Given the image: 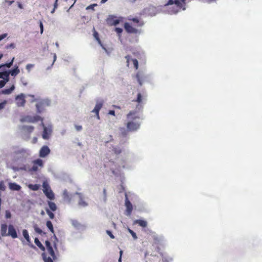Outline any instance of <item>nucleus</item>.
Masks as SVG:
<instances>
[{
    "label": "nucleus",
    "mask_w": 262,
    "mask_h": 262,
    "mask_svg": "<svg viewBox=\"0 0 262 262\" xmlns=\"http://www.w3.org/2000/svg\"><path fill=\"white\" fill-rule=\"evenodd\" d=\"M125 59H126V66L127 67H129V61L130 59V56L129 55H127L125 57Z\"/></svg>",
    "instance_id": "a18cd8bd"
},
{
    "label": "nucleus",
    "mask_w": 262,
    "mask_h": 262,
    "mask_svg": "<svg viewBox=\"0 0 262 262\" xmlns=\"http://www.w3.org/2000/svg\"><path fill=\"white\" fill-rule=\"evenodd\" d=\"M126 128L129 132H135L137 130L140 126V124L138 122L129 121L126 124Z\"/></svg>",
    "instance_id": "20e7f679"
},
{
    "label": "nucleus",
    "mask_w": 262,
    "mask_h": 262,
    "mask_svg": "<svg viewBox=\"0 0 262 262\" xmlns=\"http://www.w3.org/2000/svg\"><path fill=\"white\" fill-rule=\"evenodd\" d=\"M46 212L51 219H53L55 217L54 214L50 211V209H47Z\"/></svg>",
    "instance_id": "f704fd0d"
},
{
    "label": "nucleus",
    "mask_w": 262,
    "mask_h": 262,
    "mask_svg": "<svg viewBox=\"0 0 262 262\" xmlns=\"http://www.w3.org/2000/svg\"><path fill=\"white\" fill-rule=\"evenodd\" d=\"M171 6L168 9V13L170 14H176L180 11L181 9L185 10L186 7L179 0H168L165 4V6Z\"/></svg>",
    "instance_id": "f257e3e1"
},
{
    "label": "nucleus",
    "mask_w": 262,
    "mask_h": 262,
    "mask_svg": "<svg viewBox=\"0 0 262 262\" xmlns=\"http://www.w3.org/2000/svg\"><path fill=\"white\" fill-rule=\"evenodd\" d=\"M135 102H137L138 103H140L142 101V96L141 93H138L137 95V98L135 100H134Z\"/></svg>",
    "instance_id": "2f4dec72"
},
{
    "label": "nucleus",
    "mask_w": 262,
    "mask_h": 262,
    "mask_svg": "<svg viewBox=\"0 0 262 262\" xmlns=\"http://www.w3.org/2000/svg\"><path fill=\"white\" fill-rule=\"evenodd\" d=\"M153 238H154L155 244H158L160 243V240L158 236L154 235Z\"/></svg>",
    "instance_id": "79ce46f5"
},
{
    "label": "nucleus",
    "mask_w": 262,
    "mask_h": 262,
    "mask_svg": "<svg viewBox=\"0 0 262 262\" xmlns=\"http://www.w3.org/2000/svg\"><path fill=\"white\" fill-rule=\"evenodd\" d=\"M9 48H15V45L14 43H11L9 45H8L7 46H6V48L7 49H8Z\"/></svg>",
    "instance_id": "864d4df0"
},
{
    "label": "nucleus",
    "mask_w": 262,
    "mask_h": 262,
    "mask_svg": "<svg viewBox=\"0 0 262 262\" xmlns=\"http://www.w3.org/2000/svg\"><path fill=\"white\" fill-rule=\"evenodd\" d=\"M14 60V57H13V58L12 59L11 61L9 62V63H6L5 64H2L3 67H6L7 68H10L13 64Z\"/></svg>",
    "instance_id": "72a5a7b5"
},
{
    "label": "nucleus",
    "mask_w": 262,
    "mask_h": 262,
    "mask_svg": "<svg viewBox=\"0 0 262 262\" xmlns=\"http://www.w3.org/2000/svg\"><path fill=\"white\" fill-rule=\"evenodd\" d=\"M45 244L47 251L51 257H47L46 254L43 253L42 254L43 259L45 262H53V259H55L56 258V256L51 244L49 241H46Z\"/></svg>",
    "instance_id": "f03ea898"
},
{
    "label": "nucleus",
    "mask_w": 262,
    "mask_h": 262,
    "mask_svg": "<svg viewBox=\"0 0 262 262\" xmlns=\"http://www.w3.org/2000/svg\"><path fill=\"white\" fill-rule=\"evenodd\" d=\"M33 165L30 168L29 171H36L38 170V166L42 167L43 166V161L42 160L40 159H37L33 161Z\"/></svg>",
    "instance_id": "39448f33"
},
{
    "label": "nucleus",
    "mask_w": 262,
    "mask_h": 262,
    "mask_svg": "<svg viewBox=\"0 0 262 262\" xmlns=\"http://www.w3.org/2000/svg\"><path fill=\"white\" fill-rule=\"evenodd\" d=\"M107 0H101V4H103V3H105Z\"/></svg>",
    "instance_id": "0e129e2a"
},
{
    "label": "nucleus",
    "mask_w": 262,
    "mask_h": 262,
    "mask_svg": "<svg viewBox=\"0 0 262 262\" xmlns=\"http://www.w3.org/2000/svg\"><path fill=\"white\" fill-rule=\"evenodd\" d=\"M7 236H10L12 237L13 238H16L17 237V232L13 225H9Z\"/></svg>",
    "instance_id": "9d476101"
},
{
    "label": "nucleus",
    "mask_w": 262,
    "mask_h": 262,
    "mask_svg": "<svg viewBox=\"0 0 262 262\" xmlns=\"http://www.w3.org/2000/svg\"><path fill=\"white\" fill-rule=\"evenodd\" d=\"M48 204L49 206L50 209L52 211H55L57 209V206L55 203L49 201Z\"/></svg>",
    "instance_id": "5701e85b"
},
{
    "label": "nucleus",
    "mask_w": 262,
    "mask_h": 262,
    "mask_svg": "<svg viewBox=\"0 0 262 262\" xmlns=\"http://www.w3.org/2000/svg\"><path fill=\"white\" fill-rule=\"evenodd\" d=\"M80 196V200L78 202V204L80 206L85 207L88 205V204L83 200L82 196L80 193H78Z\"/></svg>",
    "instance_id": "c756f323"
},
{
    "label": "nucleus",
    "mask_w": 262,
    "mask_h": 262,
    "mask_svg": "<svg viewBox=\"0 0 262 262\" xmlns=\"http://www.w3.org/2000/svg\"><path fill=\"white\" fill-rule=\"evenodd\" d=\"M34 227L35 231L37 233H38L39 234H41L42 233V230L39 228H38L37 225L34 226Z\"/></svg>",
    "instance_id": "c03bdc74"
},
{
    "label": "nucleus",
    "mask_w": 262,
    "mask_h": 262,
    "mask_svg": "<svg viewBox=\"0 0 262 262\" xmlns=\"http://www.w3.org/2000/svg\"><path fill=\"white\" fill-rule=\"evenodd\" d=\"M106 233L110 236V237L112 238V239H114L115 238V236H114V235L112 234V232L110 230H106Z\"/></svg>",
    "instance_id": "8fccbe9b"
},
{
    "label": "nucleus",
    "mask_w": 262,
    "mask_h": 262,
    "mask_svg": "<svg viewBox=\"0 0 262 262\" xmlns=\"http://www.w3.org/2000/svg\"><path fill=\"white\" fill-rule=\"evenodd\" d=\"M7 229H8V227L6 224H4L1 225V233L2 236H7Z\"/></svg>",
    "instance_id": "6ab92c4d"
},
{
    "label": "nucleus",
    "mask_w": 262,
    "mask_h": 262,
    "mask_svg": "<svg viewBox=\"0 0 262 262\" xmlns=\"http://www.w3.org/2000/svg\"><path fill=\"white\" fill-rule=\"evenodd\" d=\"M75 128L76 129V130L77 131H80L82 129V126H81V125H76Z\"/></svg>",
    "instance_id": "5fc2aeb1"
},
{
    "label": "nucleus",
    "mask_w": 262,
    "mask_h": 262,
    "mask_svg": "<svg viewBox=\"0 0 262 262\" xmlns=\"http://www.w3.org/2000/svg\"><path fill=\"white\" fill-rule=\"evenodd\" d=\"M113 106L114 108H117V109H119V110L121 109V107L119 106L114 105Z\"/></svg>",
    "instance_id": "680f3d73"
},
{
    "label": "nucleus",
    "mask_w": 262,
    "mask_h": 262,
    "mask_svg": "<svg viewBox=\"0 0 262 262\" xmlns=\"http://www.w3.org/2000/svg\"><path fill=\"white\" fill-rule=\"evenodd\" d=\"M7 36V33H4V34L0 35V41H1L2 39H3L5 37H6Z\"/></svg>",
    "instance_id": "603ef678"
},
{
    "label": "nucleus",
    "mask_w": 262,
    "mask_h": 262,
    "mask_svg": "<svg viewBox=\"0 0 262 262\" xmlns=\"http://www.w3.org/2000/svg\"><path fill=\"white\" fill-rule=\"evenodd\" d=\"M113 151L116 155H119L122 151L121 148L117 146H114L113 147Z\"/></svg>",
    "instance_id": "7c9ffc66"
},
{
    "label": "nucleus",
    "mask_w": 262,
    "mask_h": 262,
    "mask_svg": "<svg viewBox=\"0 0 262 262\" xmlns=\"http://www.w3.org/2000/svg\"><path fill=\"white\" fill-rule=\"evenodd\" d=\"M9 75L10 73L9 71L1 72H0V78L3 79V80L6 81H9Z\"/></svg>",
    "instance_id": "aec40b11"
},
{
    "label": "nucleus",
    "mask_w": 262,
    "mask_h": 262,
    "mask_svg": "<svg viewBox=\"0 0 262 262\" xmlns=\"http://www.w3.org/2000/svg\"><path fill=\"white\" fill-rule=\"evenodd\" d=\"M7 103V101L6 100L4 101L3 102L0 103V110L3 109L6 104Z\"/></svg>",
    "instance_id": "de8ad7c7"
},
{
    "label": "nucleus",
    "mask_w": 262,
    "mask_h": 262,
    "mask_svg": "<svg viewBox=\"0 0 262 262\" xmlns=\"http://www.w3.org/2000/svg\"><path fill=\"white\" fill-rule=\"evenodd\" d=\"M137 0H130L131 3H135Z\"/></svg>",
    "instance_id": "774afa93"
},
{
    "label": "nucleus",
    "mask_w": 262,
    "mask_h": 262,
    "mask_svg": "<svg viewBox=\"0 0 262 262\" xmlns=\"http://www.w3.org/2000/svg\"><path fill=\"white\" fill-rule=\"evenodd\" d=\"M26 129L29 133H31L34 130V127L33 126H27L25 127Z\"/></svg>",
    "instance_id": "58836bf2"
},
{
    "label": "nucleus",
    "mask_w": 262,
    "mask_h": 262,
    "mask_svg": "<svg viewBox=\"0 0 262 262\" xmlns=\"http://www.w3.org/2000/svg\"><path fill=\"white\" fill-rule=\"evenodd\" d=\"M49 103L48 101L46 100H41L38 102L36 104V107L37 109V112L38 113H41L45 109V107L46 105H49Z\"/></svg>",
    "instance_id": "0eeeda50"
},
{
    "label": "nucleus",
    "mask_w": 262,
    "mask_h": 262,
    "mask_svg": "<svg viewBox=\"0 0 262 262\" xmlns=\"http://www.w3.org/2000/svg\"><path fill=\"white\" fill-rule=\"evenodd\" d=\"M134 67L136 70L138 69V61L136 59H132Z\"/></svg>",
    "instance_id": "e433bc0d"
},
{
    "label": "nucleus",
    "mask_w": 262,
    "mask_h": 262,
    "mask_svg": "<svg viewBox=\"0 0 262 262\" xmlns=\"http://www.w3.org/2000/svg\"><path fill=\"white\" fill-rule=\"evenodd\" d=\"M11 217V213L9 211L6 212V217L7 219H10Z\"/></svg>",
    "instance_id": "3c124183"
},
{
    "label": "nucleus",
    "mask_w": 262,
    "mask_h": 262,
    "mask_svg": "<svg viewBox=\"0 0 262 262\" xmlns=\"http://www.w3.org/2000/svg\"><path fill=\"white\" fill-rule=\"evenodd\" d=\"M115 31L120 36L121 33L122 32L123 30L122 28H116Z\"/></svg>",
    "instance_id": "37998d69"
},
{
    "label": "nucleus",
    "mask_w": 262,
    "mask_h": 262,
    "mask_svg": "<svg viewBox=\"0 0 262 262\" xmlns=\"http://www.w3.org/2000/svg\"><path fill=\"white\" fill-rule=\"evenodd\" d=\"M120 135L122 137H126L128 135V132H129V130H128L127 128L125 129L124 127H121L120 128Z\"/></svg>",
    "instance_id": "cd10ccee"
},
{
    "label": "nucleus",
    "mask_w": 262,
    "mask_h": 262,
    "mask_svg": "<svg viewBox=\"0 0 262 262\" xmlns=\"http://www.w3.org/2000/svg\"><path fill=\"white\" fill-rule=\"evenodd\" d=\"M34 242L35 244L42 250L45 251V247L42 245V244L40 243L39 240L37 238H35L34 239Z\"/></svg>",
    "instance_id": "393cba45"
},
{
    "label": "nucleus",
    "mask_w": 262,
    "mask_h": 262,
    "mask_svg": "<svg viewBox=\"0 0 262 262\" xmlns=\"http://www.w3.org/2000/svg\"><path fill=\"white\" fill-rule=\"evenodd\" d=\"M28 187L32 190L37 191L39 188V185L30 184L28 185Z\"/></svg>",
    "instance_id": "bb28decb"
},
{
    "label": "nucleus",
    "mask_w": 262,
    "mask_h": 262,
    "mask_svg": "<svg viewBox=\"0 0 262 262\" xmlns=\"http://www.w3.org/2000/svg\"><path fill=\"white\" fill-rule=\"evenodd\" d=\"M9 187L11 190L19 191L21 189V186L15 183H9Z\"/></svg>",
    "instance_id": "a211bd4d"
},
{
    "label": "nucleus",
    "mask_w": 262,
    "mask_h": 262,
    "mask_svg": "<svg viewBox=\"0 0 262 262\" xmlns=\"http://www.w3.org/2000/svg\"><path fill=\"white\" fill-rule=\"evenodd\" d=\"M6 2L9 5H11L13 2V1H6Z\"/></svg>",
    "instance_id": "bf43d9fd"
},
{
    "label": "nucleus",
    "mask_w": 262,
    "mask_h": 262,
    "mask_svg": "<svg viewBox=\"0 0 262 262\" xmlns=\"http://www.w3.org/2000/svg\"><path fill=\"white\" fill-rule=\"evenodd\" d=\"M107 23L111 26H116L119 23V20L116 19L115 17L110 16L106 20Z\"/></svg>",
    "instance_id": "ddd939ff"
},
{
    "label": "nucleus",
    "mask_w": 262,
    "mask_h": 262,
    "mask_svg": "<svg viewBox=\"0 0 262 262\" xmlns=\"http://www.w3.org/2000/svg\"><path fill=\"white\" fill-rule=\"evenodd\" d=\"M39 27L40 28V32H41V33H42L43 32V24L41 21L40 22V24H39Z\"/></svg>",
    "instance_id": "6e6d98bb"
},
{
    "label": "nucleus",
    "mask_w": 262,
    "mask_h": 262,
    "mask_svg": "<svg viewBox=\"0 0 262 262\" xmlns=\"http://www.w3.org/2000/svg\"><path fill=\"white\" fill-rule=\"evenodd\" d=\"M9 72L11 76H15L19 73L20 70L18 68V67H16L13 70L9 71Z\"/></svg>",
    "instance_id": "412c9836"
},
{
    "label": "nucleus",
    "mask_w": 262,
    "mask_h": 262,
    "mask_svg": "<svg viewBox=\"0 0 262 262\" xmlns=\"http://www.w3.org/2000/svg\"><path fill=\"white\" fill-rule=\"evenodd\" d=\"M129 232L132 234V236L133 237V238L134 239L137 238L136 234L135 232H134L133 230H132L131 229H129Z\"/></svg>",
    "instance_id": "49530a36"
},
{
    "label": "nucleus",
    "mask_w": 262,
    "mask_h": 262,
    "mask_svg": "<svg viewBox=\"0 0 262 262\" xmlns=\"http://www.w3.org/2000/svg\"><path fill=\"white\" fill-rule=\"evenodd\" d=\"M42 187V190L46 196L51 200H54L55 199V195L49 184L46 182H43Z\"/></svg>",
    "instance_id": "7ed1b4c3"
},
{
    "label": "nucleus",
    "mask_w": 262,
    "mask_h": 262,
    "mask_svg": "<svg viewBox=\"0 0 262 262\" xmlns=\"http://www.w3.org/2000/svg\"><path fill=\"white\" fill-rule=\"evenodd\" d=\"M63 194H64V195L65 196H66V195H68V192H67L66 191H65L64 192V193H63Z\"/></svg>",
    "instance_id": "338daca9"
},
{
    "label": "nucleus",
    "mask_w": 262,
    "mask_h": 262,
    "mask_svg": "<svg viewBox=\"0 0 262 262\" xmlns=\"http://www.w3.org/2000/svg\"><path fill=\"white\" fill-rule=\"evenodd\" d=\"M41 124L43 127V131L42 135V138L44 139H48L51 133V130L46 127L43 123H42Z\"/></svg>",
    "instance_id": "4468645a"
},
{
    "label": "nucleus",
    "mask_w": 262,
    "mask_h": 262,
    "mask_svg": "<svg viewBox=\"0 0 262 262\" xmlns=\"http://www.w3.org/2000/svg\"><path fill=\"white\" fill-rule=\"evenodd\" d=\"M27 121L29 122H32V123H34V122H37L38 121H42V119L41 117H40L39 116H37V115H36V116H33V117H31V116H28L27 117Z\"/></svg>",
    "instance_id": "f3484780"
},
{
    "label": "nucleus",
    "mask_w": 262,
    "mask_h": 262,
    "mask_svg": "<svg viewBox=\"0 0 262 262\" xmlns=\"http://www.w3.org/2000/svg\"><path fill=\"white\" fill-rule=\"evenodd\" d=\"M34 67V64H28L26 66V69L28 72H30L31 71V69L32 68H33Z\"/></svg>",
    "instance_id": "a19ab883"
},
{
    "label": "nucleus",
    "mask_w": 262,
    "mask_h": 262,
    "mask_svg": "<svg viewBox=\"0 0 262 262\" xmlns=\"http://www.w3.org/2000/svg\"><path fill=\"white\" fill-rule=\"evenodd\" d=\"M136 223L142 227H146L147 225V222L142 220H136Z\"/></svg>",
    "instance_id": "a878e982"
},
{
    "label": "nucleus",
    "mask_w": 262,
    "mask_h": 262,
    "mask_svg": "<svg viewBox=\"0 0 262 262\" xmlns=\"http://www.w3.org/2000/svg\"><path fill=\"white\" fill-rule=\"evenodd\" d=\"M46 225L50 231L53 233L54 232V230L52 222L50 221H48L46 223Z\"/></svg>",
    "instance_id": "c85d7f7f"
},
{
    "label": "nucleus",
    "mask_w": 262,
    "mask_h": 262,
    "mask_svg": "<svg viewBox=\"0 0 262 262\" xmlns=\"http://www.w3.org/2000/svg\"><path fill=\"white\" fill-rule=\"evenodd\" d=\"M125 206L127 215H130L133 211V206L130 202L126 198L125 200Z\"/></svg>",
    "instance_id": "dca6fc26"
},
{
    "label": "nucleus",
    "mask_w": 262,
    "mask_h": 262,
    "mask_svg": "<svg viewBox=\"0 0 262 262\" xmlns=\"http://www.w3.org/2000/svg\"><path fill=\"white\" fill-rule=\"evenodd\" d=\"M127 19L129 21H132L134 23L137 24V27H142L144 25V21L138 18H133L132 16L128 17Z\"/></svg>",
    "instance_id": "f8f14e48"
},
{
    "label": "nucleus",
    "mask_w": 262,
    "mask_h": 262,
    "mask_svg": "<svg viewBox=\"0 0 262 262\" xmlns=\"http://www.w3.org/2000/svg\"><path fill=\"white\" fill-rule=\"evenodd\" d=\"M14 88H15L14 85H12L11 86V87L9 89L3 90L2 92V94H6V95L10 94L14 90Z\"/></svg>",
    "instance_id": "4be33fe9"
},
{
    "label": "nucleus",
    "mask_w": 262,
    "mask_h": 262,
    "mask_svg": "<svg viewBox=\"0 0 262 262\" xmlns=\"http://www.w3.org/2000/svg\"><path fill=\"white\" fill-rule=\"evenodd\" d=\"M183 5L184 6H185V4H186V0H179Z\"/></svg>",
    "instance_id": "e2e57ef3"
},
{
    "label": "nucleus",
    "mask_w": 262,
    "mask_h": 262,
    "mask_svg": "<svg viewBox=\"0 0 262 262\" xmlns=\"http://www.w3.org/2000/svg\"><path fill=\"white\" fill-rule=\"evenodd\" d=\"M18 7L20 8V9H23V6L21 4H20V3H18Z\"/></svg>",
    "instance_id": "052dcab7"
},
{
    "label": "nucleus",
    "mask_w": 262,
    "mask_h": 262,
    "mask_svg": "<svg viewBox=\"0 0 262 262\" xmlns=\"http://www.w3.org/2000/svg\"><path fill=\"white\" fill-rule=\"evenodd\" d=\"M94 37L100 43H101V40L99 37V34L96 31L94 32Z\"/></svg>",
    "instance_id": "4c0bfd02"
},
{
    "label": "nucleus",
    "mask_w": 262,
    "mask_h": 262,
    "mask_svg": "<svg viewBox=\"0 0 262 262\" xmlns=\"http://www.w3.org/2000/svg\"><path fill=\"white\" fill-rule=\"evenodd\" d=\"M127 119L135 120L139 119V117L137 115V112L135 111H130L126 115Z\"/></svg>",
    "instance_id": "2eb2a0df"
},
{
    "label": "nucleus",
    "mask_w": 262,
    "mask_h": 262,
    "mask_svg": "<svg viewBox=\"0 0 262 262\" xmlns=\"http://www.w3.org/2000/svg\"><path fill=\"white\" fill-rule=\"evenodd\" d=\"M23 235L24 238L26 239L28 243H30V236L28 233V231L26 229H24L23 230Z\"/></svg>",
    "instance_id": "b1692460"
},
{
    "label": "nucleus",
    "mask_w": 262,
    "mask_h": 262,
    "mask_svg": "<svg viewBox=\"0 0 262 262\" xmlns=\"http://www.w3.org/2000/svg\"><path fill=\"white\" fill-rule=\"evenodd\" d=\"M8 81H6V80H1L0 81V88H3L5 85L6 84V82H7Z\"/></svg>",
    "instance_id": "09e8293b"
},
{
    "label": "nucleus",
    "mask_w": 262,
    "mask_h": 262,
    "mask_svg": "<svg viewBox=\"0 0 262 262\" xmlns=\"http://www.w3.org/2000/svg\"><path fill=\"white\" fill-rule=\"evenodd\" d=\"M125 31L128 33L137 34L140 33V31L131 26L129 23H125L124 25Z\"/></svg>",
    "instance_id": "6e6552de"
},
{
    "label": "nucleus",
    "mask_w": 262,
    "mask_h": 262,
    "mask_svg": "<svg viewBox=\"0 0 262 262\" xmlns=\"http://www.w3.org/2000/svg\"><path fill=\"white\" fill-rule=\"evenodd\" d=\"M119 253H120V256H122V253H123L122 250H120V252H119Z\"/></svg>",
    "instance_id": "69168bd1"
},
{
    "label": "nucleus",
    "mask_w": 262,
    "mask_h": 262,
    "mask_svg": "<svg viewBox=\"0 0 262 262\" xmlns=\"http://www.w3.org/2000/svg\"><path fill=\"white\" fill-rule=\"evenodd\" d=\"M6 189V186L3 182V181L0 182V190L2 191H5Z\"/></svg>",
    "instance_id": "ea45409f"
},
{
    "label": "nucleus",
    "mask_w": 262,
    "mask_h": 262,
    "mask_svg": "<svg viewBox=\"0 0 262 262\" xmlns=\"http://www.w3.org/2000/svg\"><path fill=\"white\" fill-rule=\"evenodd\" d=\"M50 152V149L48 146L45 145L43 146L39 151V156L41 158H44L48 155Z\"/></svg>",
    "instance_id": "9b49d317"
},
{
    "label": "nucleus",
    "mask_w": 262,
    "mask_h": 262,
    "mask_svg": "<svg viewBox=\"0 0 262 262\" xmlns=\"http://www.w3.org/2000/svg\"><path fill=\"white\" fill-rule=\"evenodd\" d=\"M103 194H104V198H105V199H106V190L105 188L103 189Z\"/></svg>",
    "instance_id": "13d9d810"
},
{
    "label": "nucleus",
    "mask_w": 262,
    "mask_h": 262,
    "mask_svg": "<svg viewBox=\"0 0 262 262\" xmlns=\"http://www.w3.org/2000/svg\"><path fill=\"white\" fill-rule=\"evenodd\" d=\"M58 0H55V2H54V8L53 9V10L51 11V13L52 14H53L54 12H55V10L58 7Z\"/></svg>",
    "instance_id": "c9c22d12"
},
{
    "label": "nucleus",
    "mask_w": 262,
    "mask_h": 262,
    "mask_svg": "<svg viewBox=\"0 0 262 262\" xmlns=\"http://www.w3.org/2000/svg\"><path fill=\"white\" fill-rule=\"evenodd\" d=\"M108 114L113 116H115V111L113 110H110L108 112Z\"/></svg>",
    "instance_id": "4d7b16f0"
},
{
    "label": "nucleus",
    "mask_w": 262,
    "mask_h": 262,
    "mask_svg": "<svg viewBox=\"0 0 262 262\" xmlns=\"http://www.w3.org/2000/svg\"><path fill=\"white\" fill-rule=\"evenodd\" d=\"M136 79H137L138 82H139V84L140 85H141L142 84V77H141V76L140 75V73L139 72H138L136 74Z\"/></svg>",
    "instance_id": "473e14b6"
},
{
    "label": "nucleus",
    "mask_w": 262,
    "mask_h": 262,
    "mask_svg": "<svg viewBox=\"0 0 262 262\" xmlns=\"http://www.w3.org/2000/svg\"><path fill=\"white\" fill-rule=\"evenodd\" d=\"M16 103L17 106L21 107L24 106L26 103V100L25 98V95L20 94L17 95L15 98Z\"/></svg>",
    "instance_id": "423d86ee"
},
{
    "label": "nucleus",
    "mask_w": 262,
    "mask_h": 262,
    "mask_svg": "<svg viewBox=\"0 0 262 262\" xmlns=\"http://www.w3.org/2000/svg\"><path fill=\"white\" fill-rule=\"evenodd\" d=\"M103 105V101H97L96 103V104L95 105V108L94 110L92 111V112L94 113L96 115L97 118L98 119H100L99 117V111L101 110V108L102 107Z\"/></svg>",
    "instance_id": "1a4fd4ad"
}]
</instances>
